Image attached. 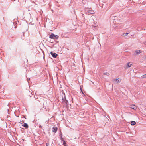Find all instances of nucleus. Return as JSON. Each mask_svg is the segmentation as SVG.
Segmentation results:
<instances>
[{
    "label": "nucleus",
    "instance_id": "f257e3e1",
    "mask_svg": "<svg viewBox=\"0 0 146 146\" xmlns=\"http://www.w3.org/2000/svg\"><path fill=\"white\" fill-rule=\"evenodd\" d=\"M49 38L54 40H57L59 36L57 35H55L53 33H52L50 35Z\"/></svg>",
    "mask_w": 146,
    "mask_h": 146
},
{
    "label": "nucleus",
    "instance_id": "f03ea898",
    "mask_svg": "<svg viewBox=\"0 0 146 146\" xmlns=\"http://www.w3.org/2000/svg\"><path fill=\"white\" fill-rule=\"evenodd\" d=\"M64 96L62 97V102L64 104V105L65 106H67L68 105V101L66 99V97L65 94Z\"/></svg>",
    "mask_w": 146,
    "mask_h": 146
},
{
    "label": "nucleus",
    "instance_id": "7ed1b4c3",
    "mask_svg": "<svg viewBox=\"0 0 146 146\" xmlns=\"http://www.w3.org/2000/svg\"><path fill=\"white\" fill-rule=\"evenodd\" d=\"M86 11L88 13L91 14H93L94 13V12L93 11L89 9H87Z\"/></svg>",
    "mask_w": 146,
    "mask_h": 146
},
{
    "label": "nucleus",
    "instance_id": "20e7f679",
    "mask_svg": "<svg viewBox=\"0 0 146 146\" xmlns=\"http://www.w3.org/2000/svg\"><path fill=\"white\" fill-rule=\"evenodd\" d=\"M113 81L116 83H119L121 81V80L119 79H115L113 80Z\"/></svg>",
    "mask_w": 146,
    "mask_h": 146
},
{
    "label": "nucleus",
    "instance_id": "39448f33",
    "mask_svg": "<svg viewBox=\"0 0 146 146\" xmlns=\"http://www.w3.org/2000/svg\"><path fill=\"white\" fill-rule=\"evenodd\" d=\"M50 54L54 58H56L57 56V54L56 53H53L52 52H50Z\"/></svg>",
    "mask_w": 146,
    "mask_h": 146
},
{
    "label": "nucleus",
    "instance_id": "423d86ee",
    "mask_svg": "<svg viewBox=\"0 0 146 146\" xmlns=\"http://www.w3.org/2000/svg\"><path fill=\"white\" fill-rule=\"evenodd\" d=\"M22 125L25 128L27 129L28 128V125L27 123H24Z\"/></svg>",
    "mask_w": 146,
    "mask_h": 146
},
{
    "label": "nucleus",
    "instance_id": "0eeeda50",
    "mask_svg": "<svg viewBox=\"0 0 146 146\" xmlns=\"http://www.w3.org/2000/svg\"><path fill=\"white\" fill-rule=\"evenodd\" d=\"M135 52L136 55H138L139 54L141 53V51L140 50H137L135 51Z\"/></svg>",
    "mask_w": 146,
    "mask_h": 146
},
{
    "label": "nucleus",
    "instance_id": "6e6552de",
    "mask_svg": "<svg viewBox=\"0 0 146 146\" xmlns=\"http://www.w3.org/2000/svg\"><path fill=\"white\" fill-rule=\"evenodd\" d=\"M58 128L57 127H53L52 129V131L53 132L56 133L57 132Z\"/></svg>",
    "mask_w": 146,
    "mask_h": 146
},
{
    "label": "nucleus",
    "instance_id": "1a4fd4ad",
    "mask_svg": "<svg viewBox=\"0 0 146 146\" xmlns=\"http://www.w3.org/2000/svg\"><path fill=\"white\" fill-rule=\"evenodd\" d=\"M131 108L134 110H136L137 109L136 106L135 105H132L131 106Z\"/></svg>",
    "mask_w": 146,
    "mask_h": 146
},
{
    "label": "nucleus",
    "instance_id": "9d476101",
    "mask_svg": "<svg viewBox=\"0 0 146 146\" xmlns=\"http://www.w3.org/2000/svg\"><path fill=\"white\" fill-rule=\"evenodd\" d=\"M132 65V62H129L127 64V66L128 68L131 67Z\"/></svg>",
    "mask_w": 146,
    "mask_h": 146
},
{
    "label": "nucleus",
    "instance_id": "9b49d317",
    "mask_svg": "<svg viewBox=\"0 0 146 146\" xmlns=\"http://www.w3.org/2000/svg\"><path fill=\"white\" fill-rule=\"evenodd\" d=\"M129 33H123L122 34V35H121V36L123 37H125V36H127V35L128 34H129Z\"/></svg>",
    "mask_w": 146,
    "mask_h": 146
},
{
    "label": "nucleus",
    "instance_id": "f8f14e48",
    "mask_svg": "<svg viewBox=\"0 0 146 146\" xmlns=\"http://www.w3.org/2000/svg\"><path fill=\"white\" fill-rule=\"evenodd\" d=\"M131 124L132 125H134L136 124V122L134 121H131Z\"/></svg>",
    "mask_w": 146,
    "mask_h": 146
},
{
    "label": "nucleus",
    "instance_id": "ddd939ff",
    "mask_svg": "<svg viewBox=\"0 0 146 146\" xmlns=\"http://www.w3.org/2000/svg\"><path fill=\"white\" fill-rule=\"evenodd\" d=\"M103 74L107 76H109L110 75L109 73L108 72H106L105 73H104Z\"/></svg>",
    "mask_w": 146,
    "mask_h": 146
},
{
    "label": "nucleus",
    "instance_id": "4468645a",
    "mask_svg": "<svg viewBox=\"0 0 146 146\" xmlns=\"http://www.w3.org/2000/svg\"><path fill=\"white\" fill-rule=\"evenodd\" d=\"M141 77L143 78H146V74H145L142 75Z\"/></svg>",
    "mask_w": 146,
    "mask_h": 146
},
{
    "label": "nucleus",
    "instance_id": "2eb2a0df",
    "mask_svg": "<svg viewBox=\"0 0 146 146\" xmlns=\"http://www.w3.org/2000/svg\"><path fill=\"white\" fill-rule=\"evenodd\" d=\"M63 144L65 146H67V145H65L66 144V143L65 141H63Z\"/></svg>",
    "mask_w": 146,
    "mask_h": 146
},
{
    "label": "nucleus",
    "instance_id": "dca6fc26",
    "mask_svg": "<svg viewBox=\"0 0 146 146\" xmlns=\"http://www.w3.org/2000/svg\"><path fill=\"white\" fill-rule=\"evenodd\" d=\"M60 139H61V140L62 141H64V139L62 137H61L60 138Z\"/></svg>",
    "mask_w": 146,
    "mask_h": 146
},
{
    "label": "nucleus",
    "instance_id": "f3484780",
    "mask_svg": "<svg viewBox=\"0 0 146 146\" xmlns=\"http://www.w3.org/2000/svg\"><path fill=\"white\" fill-rule=\"evenodd\" d=\"M82 17H83V18H84V14H83V13H82Z\"/></svg>",
    "mask_w": 146,
    "mask_h": 146
},
{
    "label": "nucleus",
    "instance_id": "a211bd4d",
    "mask_svg": "<svg viewBox=\"0 0 146 146\" xmlns=\"http://www.w3.org/2000/svg\"><path fill=\"white\" fill-rule=\"evenodd\" d=\"M62 134H60V137L61 138V137H62Z\"/></svg>",
    "mask_w": 146,
    "mask_h": 146
},
{
    "label": "nucleus",
    "instance_id": "6ab92c4d",
    "mask_svg": "<svg viewBox=\"0 0 146 146\" xmlns=\"http://www.w3.org/2000/svg\"><path fill=\"white\" fill-rule=\"evenodd\" d=\"M39 127H42V126H41V125H39Z\"/></svg>",
    "mask_w": 146,
    "mask_h": 146
},
{
    "label": "nucleus",
    "instance_id": "aec40b11",
    "mask_svg": "<svg viewBox=\"0 0 146 146\" xmlns=\"http://www.w3.org/2000/svg\"><path fill=\"white\" fill-rule=\"evenodd\" d=\"M37 93V92H35V94H36V95H37V94H36Z\"/></svg>",
    "mask_w": 146,
    "mask_h": 146
},
{
    "label": "nucleus",
    "instance_id": "412c9836",
    "mask_svg": "<svg viewBox=\"0 0 146 146\" xmlns=\"http://www.w3.org/2000/svg\"><path fill=\"white\" fill-rule=\"evenodd\" d=\"M144 44L145 45H146V41L145 42Z\"/></svg>",
    "mask_w": 146,
    "mask_h": 146
},
{
    "label": "nucleus",
    "instance_id": "4be33fe9",
    "mask_svg": "<svg viewBox=\"0 0 146 146\" xmlns=\"http://www.w3.org/2000/svg\"><path fill=\"white\" fill-rule=\"evenodd\" d=\"M35 97V98H36V99L38 98H37H37H36V97Z\"/></svg>",
    "mask_w": 146,
    "mask_h": 146
},
{
    "label": "nucleus",
    "instance_id": "5701e85b",
    "mask_svg": "<svg viewBox=\"0 0 146 146\" xmlns=\"http://www.w3.org/2000/svg\"><path fill=\"white\" fill-rule=\"evenodd\" d=\"M35 97V98H36V99L38 98H37H37H36V97Z\"/></svg>",
    "mask_w": 146,
    "mask_h": 146
},
{
    "label": "nucleus",
    "instance_id": "b1692460",
    "mask_svg": "<svg viewBox=\"0 0 146 146\" xmlns=\"http://www.w3.org/2000/svg\"><path fill=\"white\" fill-rule=\"evenodd\" d=\"M27 80L28 81V79H27Z\"/></svg>",
    "mask_w": 146,
    "mask_h": 146
},
{
    "label": "nucleus",
    "instance_id": "393cba45",
    "mask_svg": "<svg viewBox=\"0 0 146 146\" xmlns=\"http://www.w3.org/2000/svg\"><path fill=\"white\" fill-rule=\"evenodd\" d=\"M145 58H146V56H145Z\"/></svg>",
    "mask_w": 146,
    "mask_h": 146
},
{
    "label": "nucleus",
    "instance_id": "a878e982",
    "mask_svg": "<svg viewBox=\"0 0 146 146\" xmlns=\"http://www.w3.org/2000/svg\"><path fill=\"white\" fill-rule=\"evenodd\" d=\"M3 20H4V17L3 18Z\"/></svg>",
    "mask_w": 146,
    "mask_h": 146
}]
</instances>
